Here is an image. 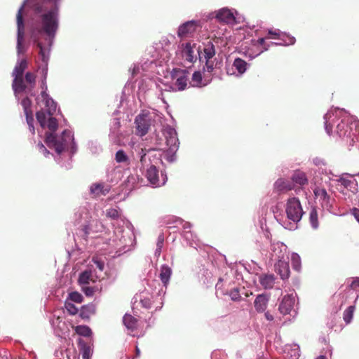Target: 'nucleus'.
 <instances>
[{"instance_id": "36", "label": "nucleus", "mask_w": 359, "mask_h": 359, "mask_svg": "<svg viewBox=\"0 0 359 359\" xmlns=\"http://www.w3.org/2000/svg\"><path fill=\"white\" fill-rule=\"evenodd\" d=\"M309 222L313 229H317L319 226L318 212L315 208H312L309 213Z\"/></svg>"}, {"instance_id": "14", "label": "nucleus", "mask_w": 359, "mask_h": 359, "mask_svg": "<svg viewBox=\"0 0 359 359\" xmlns=\"http://www.w3.org/2000/svg\"><path fill=\"white\" fill-rule=\"evenodd\" d=\"M172 77L175 79V86L178 90H183L187 86L188 72L187 70L173 69Z\"/></svg>"}, {"instance_id": "54", "label": "nucleus", "mask_w": 359, "mask_h": 359, "mask_svg": "<svg viewBox=\"0 0 359 359\" xmlns=\"http://www.w3.org/2000/svg\"><path fill=\"white\" fill-rule=\"evenodd\" d=\"M217 15V11L210 12L205 15V20L210 23L213 21L216 22V15Z\"/></svg>"}, {"instance_id": "26", "label": "nucleus", "mask_w": 359, "mask_h": 359, "mask_svg": "<svg viewBox=\"0 0 359 359\" xmlns=\"http://www.w3.org/2000/svg\"><path fill=\"white\" fill-rule=\"evenodd\" d=\"M274 187L280 193H285L294 189V186L287 180L278 179L275 182Z\"/></svg>"}, {"instance_id": "56", "label": "nucleus", "mask_w": 359, "mask_h": 359, "mask_svg": "<svg viewBox=\"0 0 359 359\" xmlns=\"http://www.w3.org/2000/svg\"><path fill=\"white\" fill-rule=\"evenodd\" d=\"M95 266L100 271H102L104 268V262L98 259H93Z\"/></svg>"}, {"instance_id": "10", "label": "nucleus", "mask_w": 359, "mask_h": 359, "mask_svg": "<svg viewBox=\"0 0 359 359\" xmlns=\"http://www.w3.org/2000/svg\"><path fill=\"white\" fill-rule=\"evenodd\" d=\"M50 323L55 336L62 338L69 334V329L67 323L60 316L53 315L50 318Z\"/></svg>"}, {"instance_id": "62", "label": "nucleus", "mask_w": 359, "mask_h": 359, "mask_svg": "<svg viewBox=\"0 0 359 359\" xmlns=\"http://www.w3.org/2000/svg\"><path fill=\"white\" fill-rule=\"evenodd\" d=\"M140 157V161L142 163L144 161L146 152L143 149H141L140 152L139 153Z\"/></svg>"}, {"instance_id": "64", "label": "nucleus", "mask_w": 359, "mask_h": 359, "mask_svg": "<svg viewBox=\"0 0 359 359\" xmlns=\"http://www.w3.org/2000/svg\"><path fill=\"white\" fill-rule=\"evenodd\" d=\"M161 249H158V248H156L154 252V256L157 258L159 257L161 254Z\"/></svg>"}, {"instance_id": "4", "label": "nucleus", "mask_w": 359, "mask_h": 359, "mask_svg": "<svg viewBox=\"0 0 359 359\" xmlns=\"http://www.w3.org/2000/svg\"><path fill=\"white\" fill-rule=\"evenodd\" d=\"M165 289L155 288L152 290L145 289L135 296L136 301L139 300L142 306L150 309L154 308V311L160 310L163 305Z\"/></svg>"}, {"instance_id": "50", "label": "nucleus", "mask_w": 359, "mask_h": 359, "mask_svg": "<svg viewBox=\"0 0 359 359\" xmlns=\"http://www.w3.org/2000/svg\"><path fill=\"white\" fill-rule=\"evenodd\" d=\"M65 308L70 315H75L78 313V309L71 302H66Z\"/></svg>"}, {"instance_id": "30", "label": "nucleus", "mask_w": 359, "mask_h": 359, "mask_svg": "<svg viewBox=\"0 0 359 359\" xmlns=\"http://www.w3.org/2000/svg\"><path fill=\"white\" fill-rule=\"evenodd\" d=\"M96 306L94 304H88L82 306L79 316L82 319H88L92 315L95 313Z\"/></svg>"}, {"instance_id": "16", "label": "nucleus", "mask_w": 359, "mask_h": 359, "mask_svg": "<svg viewBox=\"0 0 359 359\" xmlns=\"http://www.w3.org/2000/svg\"><path fill=\"white\" fill-rule=\"evenodd\" d=\"M198 26V22L196 20H189L182 24L177 30L178 37L183 39L189 36V34H194Z\"/></svg>"}, {"instance_id": "39", "label": "nucleus", "mask_w": 359, "mask_h": 359, "mask_svg": "<svg viewBox=\"0 0 359 359\" xmlns=\"http://www.w3.org/2000/svg\"><path fill=\"white\" fill-rule=\"evenodd\" d=\"M342 140L346 142L350 150L359 141L358 135L353 131L351 132L349 135L344 137Z\"/></svg>"}, {"instance_id": "60", "label": "nucleus", "mask_w": 359, "mask_h": 359, "mask_svg": "<svg viewBox=\"0 0 359 359\" xmlns=\"http://www.w3.org/2000/svg\"><path fill=\"white\" fill-rule=\"evenodd\" d=\"M351 213L353 214V215L355 217V218L356 219V220L359 222V209L356 208H353L352 210H351Z\"/></svg>"}, {"instance_id": "7", "label": "nucleus", "mask_w": 359, "mask_h": 359, "mask_svg": "<svg viewBox=\"0 0 359 359\" xmlns=\"http://www.w3.org/2000/svg\"><path fill=\"white\" fill-rule=\"evenodd\" d=\"M182 58L190 63L195 62L198 59L203 62L201 56V46L196 43L187 42L180 46Z\"/></svg>"}, {"instance_id": "6", "label": "nucleus", "mask_w": 359, "mask_h": 359, "mask_svg": "<svg viewBox=\"0 0 359 359\" xmlns=\"http://www.w3.org/2000/svg\"><path fill=\"white\" fill-rule=\"evenodd\" d=\"M285 212L287 218L297 224L302 219L304 212L300 201L296 197L289 198L285 205Z\"/></svg>"}, {"instance_id": "34", "label": "nucleus", "mask_w": 359, "mask_h": 359, "mask_svg": "<svg viewBox=\"0 0 359 359\" xmlns=\"http://www.w3.org/2000/svg\"><path fill=\"white\" fill-rule=\"evenodd\" d=\"M267 302L268 299L266 296L263 294L258 295L254 302L256 310L258 312H263L266 308Z\"/></svg>"}, {"instance_id": "8", "label": "nucleus", "mask_w": 359, "mask_h": 359, "mask_svg": "<svg viewBox=\"0 0 359 359\" xmlns=\"http://www.w3.org/2000/svg\"><path fill=\"white\" fill-rule=\"evenodd\" d=\"M144 175L150 186L153 188H157L165 185L168 180L166 173L161 171V176H159V171L154 165H151L148 168H147Z\"/></svg>"}, {"instance_id": "57", "label": "nucleus", "mask_w": 359, "mask_h": 359, "mask_svg": "<svg viewBox=\"0 0 359 359\" xmlns=\"http://www.w3.org/2000/svg\"><path fill=\"white\" fill-rule=\"evenodd\" d=\"M163 243H164V235L162 233H160L158 236L157 242H156V248L162 250Z\"/></svg>"}, {"instance_id": "24", "label": "nucleus", "mask_w": 359, "mask_h": 359, "mask_svg": "<svg viewBox=\"0 0 359 359\" xmlns=\"http://www.w3.org/2000/svg\"><path fill=\"white\" fill-rule=\"evenodd\" d=\"M182 236L184 239V241H185L187 245H189L190 247L197 249V248L200 246V241L197 236L194 234V233L191 231V228L186 229H183Z\"/></svg>"}, {"instance_id": "47", "label": "nucleus", "mask_w": 359, "mask_h": 359, "mask_svg": "<svg viewBox=\"0 0 359 359\" xmlns=\"http://www.w3.org/2000/svg\"><path fill=\"white\" fill-rule=\"evenodd\" d=\"M211 359H227V355L224 351L215 350L212 353Z\"/></svg>"}, {"instance_id": "9", "label": "nucleus", "mask_w": 359, "mask_h": 359, "mask_svg": "<svg viewBox=\"0 0 359 359\" xmlns=\"http://www.w3.org/2000/svg\"><path fill=\"white\" fill-rule=\"evenodd\" d=\"M151 121V116L148 112L142 111L137 115L135 119L137 135L141 137L144 136L149 131Z\"/></svg>"}, {"instance_id": "51", "label": "nucleus", "mask_w": 359, "mask_h": 359, "mask_svg": "<svg viewBox=\"0 0 359 359\" xmlns=\"http://www.w3.org/2000/svg\"><path fill=\"white\" fill-rule=\"evenodd\" d=\"M26 121L29 126V130L31 132L32 135H34L35 133V129L34 126V118L33 116H26Z\"/></svg>"}, {"instance_id": "31", "label": "nucleus", "mask_w": 359, "mask_h": 359, "mask_svg": "<svg viewBox=\"0 0 359 359\" xmlns=\"http://www.w3.org/2000/svg\"><path fill=\"white\" fill-rule=\"evenodd\" d=\"M276 278L273 274H262L259 276V282L264 289H271L275 283Z\"/></svg>"}, {"instance_id": "55", "label": "nucleus", "mask_w": 359, "mask_h": 359, "mask_svg": "<svg viewBox=\"0 0 359 359\" xmlns=\"http://www.w3.org/2000/svg\"><path fill=\"white\" fill-rule=\"evenodd\" d=\"M214 69L213 64L210 62L209 60H205V65L203 67V71L204 74L205 72L210 74L211 73Z\"/></svg>"}, {"instance_id": "41", "label": "nucleus", "mask_w": 359, "mask_h": 359, "mask_svg": "<svg viewBox=\"0 0 359 359\" xmlns=\"http://www.w3.org/2000/svg\"><path fill=\"white\" fill-rule=\"evenodd\" d=\"M355 310V306H350L344 311L343 319L346 324H349L351 322Z\"/></svg>"}, {"instance_id": "35", "label": "nucleus", "mask_w": 359, "mask_h": 359, "mask_svg": "<svg viewBox=\"0 0 359 359\" xmlns=\"http://www.w3.org/2000/svg\"><path fill=\"white\" fill-rule=\"evenodd\" d=\"M201 281L203 282L206 287L212 285L214 283L213 275L212 272L208 269H204L200 278Z\"/></svg>"}, {"instance_id": "21", "label": "nucleus", "mask_w": 359, "mask_h": 359, "mask_svg": "<svg viewBox=\"0 0 359 359\" xmlns=\"http://www.w3.org/2000/svg\"><path fill=\"white\" fill-rule=\"evenodd\" d=\"M163 223L169 228L178 227L182 226L184 229L191 228L192 225L188 222H184L181 218L176 217L172 215H168L163 218Z\"/></svg>"}, {"instance_id": "20", "label": "nucleus", "mask_w": 359, "mask_h": 359, "mask_svg": "<svg viewBox=\"0 0 359 359\" xmlns=\"http://www.w3.org/2000/svg\"><path fill=\"white\" fill-rule=\"evenodd\" d=\"M212 81L210 75L204 74L201 71H195L191 76V83L194 87L201 88L208 86Z\"/></svg>"}, {"instance_id": "32", "label": "nucleus", "mask_w": 359, "mask_h": 359, "mask_svg": "<svg viewBox=\"0 0 359 359\" xmlns=\"http://www.w3.org/2000/svg\"><path fill=\"white\" fill-rule=\"evenodd\" d=\"M203 53L205 60H210L215 56L216 52L215 46L212 41H208L204 44Z\"/></svg>"}, {"instance_id": "28", "label": "nucleus", "mask_w": 359, "mask_h": 359, "mask_svg": "<svg viewBox=\"0 0 359 359\" xmlns=\"http://www.w3.org/2000/svg\"><path fill=\"white\" fill-rule=\"evenodd\" d=\"M313 192L316 197L322 201L323 205L328 206L330 204V196L324 188H316Z\"/></svg>"}, {"instance_id": "15", "label": "nucleus", "mask_w": 359, "mask_h": 359, "mask_svg": "<svg viewBox=\"0 0 359 359\" xmlns=\"http://www.w3.org/2000/svg\"><path fill=\"white\" fill-rule=\"evenodd\" d=\"M295 304V297L293 294H286L281 299L278 310L283 315L290 314Z\"/></svg>"}, {"instance_id": "18", "label": "nucleus", "mask_w": 359, "mask_h": 359, "mask_svg": "<svg viewBox=\"0 0 359 359\" xmlns=\"http://www.w3.org/2000/svg\"><path fill=\"white\" fill-rule=\"evenodd\" d=\"M172 274V270L171 267H170L167 264L161 265L160 268L159 278L162 282V285L158 282H154V285H158V288L163 287V289L166 290L169 284Z\"/></svg>"}, {"instance_id": "29", "label": "nucleus", "mask_w": 359, "mask_h": 359, "mask_svg": "<svg viewBox=\"0 0 359 359\" xmlns=\"http://www.w3.org/2000/svg\"><path fill=\"white\" fill-rule=\"evenodd\" d=\"M291 180L294 183L300 186H304L309 183L306 173L300 170L295 171L292 174Z\"/></svg>"}, {"instance_id": "52", "label": "nucleus", "mask_w": 359, "mask_h": 359, "mask_svg": "<svg viewBox=\"0 0 359 359\" xmlns=\"http://www.w3.org/2000/svg\"><path fill=\"white\" fill-rule=\"evenodd\" d=\"M292 263L295 269L298 270L300 266V258L297 254L292 255Z\"/></svg>"}, {"instance_id": "38", "label": "nucleus", "mask_w": 359, "mask_h": 359, "mask_svg": "<svg viewBox=\"0 0 359 359\" xmlns=\"http://www.w3.org/2000/svg\"><path fill=\"white\" fill-rule=\"evenodd\" d=\"M75 332L77 334L88 337L92 335L91 329L87 325H78L75 327Z\"/></svg>"}, {"instance_id": "22", "label": "nucleus", "mask_w": 359, "mask_h": 359, "mask_svg": "<svg viewBox=\"0 0 359 359\" xmlns=\"http://www.w3.org/2000/svg\"><path fill=\"white\" fill-rule=\"evenodd\" d=\"M352 128L350 126V118L348 117H344L337 123L336 127L337 135L343 139L344 137L349 135Z\"/></svg>"}, {"instance_id": "11", "label": "nucleus", "mask_w": 359, "mask_h": 359, "mask_svg": "<svg viewBox=\"0 0 359 359\" xmlns=\"http://www.w3.org/2000/svg\"><path fill=\"white\" fill-rule=\"evenodd\" d=\"M163 135L168 148H172V150L177 151L180 146V141L176 130L173 127L168 125L165 126L163 129Z\"/></svg>"}, {"instance_id": "37", "label": "nucleus", "mask_w": 359, "mask_h": 359, "mask_svg": "<svg viewBox=\"0 0 359 359\" xmlns=\"http://www.w3.org/2000/svg\"><path fill=\"white\" fill-rule=\"evenodd\" d=\"M21 105L23 108L24 113L25 114V117L29 116H33V111L31 109L32 102L29 97H26L23 98L21 101Z\"/></svg>"}, {"instance_id": "2", "label": "nucleus", "mask_w": 359, "mask_h": 359, "mask_svg": "<svg viewBox=\"0 0 359 359\" xmlns=\"http://www.w3.org/2000/svg\"><path fill=\"white\" fill-rule=\"evenodd\" d=\"M42 98L47 113L42 110L37 111L36 119L42 129L47 128L50 131L46 133L45 143L50 149H54L55 153L51 154L41 142L37 144L38 149L46 157L52 155L57 164L69 170L72 167V157L77 151L74 134L69 130H63L60 135L54 133L58 124L57 119L51 116L56 111L57 103L49 95Z\"/></svg>"}, {"instance_id": "45", "label": "nucleus", "mask_w": 359, "mask_h": 359, "mask_svg": "<svg viewBox=\"0 0 359 359\" xmlns=\"http://www.w3.org/2000/svg\"><path fill=\"white\" fill-rule=\"evenodd\" d=\"M223 281L222 278H219L218 280V282L215 285V290H216V295L217 297H219V295H225L228 294L227 291H225L222 288V282Z\"/></svg>"}, {"instance_id": "17", "label": "nucleus", "mask_w": 359, "mask_h": 359, "mask_svg": "<svg viewBox=\"0 0 359 359\" xmlns=\"http://www.w3.org/2000/svg\"><path fill=\"white\" fill-rule=\"evenodd\" d=\"M247 69V62L239 57H236L231 67L226 69V72L229 75H234L236 76H241Z\"/></svg>"}, {"instance_id": "25", "label": "nucleus", "mask_w": 359, "mask_h": 359, "mask_svg": "<svg viewBox=\"0 0 359 359\" xmlns=\"http://www.w3.org/2000/svg\"><path fill=\"white\" fill-rule=\"evenodd\" d=\"M251 46L252 48H250L251 50H252V48H256V51L253 53L252 54H248L249 57L251 58H253L262 53H263L264 50H267V48L264 46V38H260L257 41L252 40L251 41Z\"/></svg>"}, {"instance_id": "23", "label": "nucleus", "mask_w": 359, "mask_h": 359, "mask_svg": "<svg viewBox=\"0 0 359 359\" xmlns=\"http://www.w3.org/2000/svg\"><path fill=\"white\" fill-rule=\"evenodd\" d=\"M275 271L280 276L283 280H287L290 277V271L289 262L284 259H279L275 264Z\"/></svg>"}, {"instance_id": "13", "label": "nucleus", "mask_w": 359, "mask_h": 359, "mask_svg": "<svg viewBox=\"0 0 359 359\" xmlns=\"http://www.w3.org/2000/svg\"><path fill=\"white\" fill-rule=\"evenodd\" d=\"M156 67L154 60H142L141 62L135 64L133 67L130 69L132 76H136L137 74L144 75L145 72L150 71L151 69Z\"/></svg>"}, {"instance_id": "40", "label": "nucleus", "mask_w": 359, "mask_h": 359, "mask_svg": "<svg viewBox=\"0 0 359 359\" xmlns=\"http://www.w3.org/2000/svg\"><path fill=\"white\" fill-rule=\"evenodd\" d=\"M92 272L88 270H86L80 273L79 277V283L81 285H85L89 283V281L91 280Z\"/></svg>"}, {"instance_id": "5", "label": "nucleus", "mask_w": 359, "mask_h": 359, "mask_svg": "<svg viewBox=\"0 0 359 359\" xmlns=\"http://www.w3.org/2000/svg\"><path fill=\"white\" fill-rule=\"evenodd\" d=\"M76 216L79 217L81 223L80 233L85 239L91 232H101L104 229L102 223L97 219H90L88 210L83 207L81 208L76 213Z\"/></svg>"}, {"instance_id": "48", "label": "nucleus", "mask_w": 359, "mask_h": 359, "mask_svg": "<svg viewBox=\"0 0 359 359\" xmlns=\"http://www.w3.org/2000/svg\"><path fill=\"white\" fill-rule=\"evenodd\" d=\"M227 294L230 296L233 301H238L241 298V294L238 287H234L229 293L228 292Z\"/></svg>"}, {"instance_id": "19", "label": "nucleus", "mask_w": 359, "mask_h": 359, "mask_svg": "<svg viewBox=\"0 0 359 359\" xmlns=\"http://www.w3.org/2000/svg\"><path fill=\"white\" fill-rule=\"evenodd\" d=\"M236 21V17L232 10L228 8H222L217 10L216 22L224 24H233Z\"/></svg>"}, {"instance_id": "33", "label": "nucleus", "mask_w": 359, "mask_h": 359, "mask_svg": "<svg viewBox=\"0 0 359 359\" xmlns=\"http://www.w3.org/2000/svg\"><path fill=\"white\" fill-rule=\"evenodd\" d=\"M123 323L126 328L130 331L135 330L137 325V319L130 314H126L123 316Z\"/></svg>"}, {"instance_id": "49", "label": "nucleus", "mask_w": 359, "mask_h": 359, "mask_svg": "<svg viewBox=\"0 0 359 359\" xmlns=\"http://www.w3.org/2000/svg\"><path fill=\"white\" fill-rule=\"evenodd\" d=\"M69 297L74 302L81 303L83 301V296L78 292H70Z\"/></svg>"}, {"instance_id": "46", "label": "nucleus", "mask_w": 359, "mask_h": 359, "mask_svg": "<svg viewBox=\"0 0 359 359\" xmlns=\"http://www.w3.org/2000/svg\"><path fill=\"white\" fill-rule=\"evenodd\" d=\"M121 126L120 120L118 118H114L112 124L111 126V133L117 136L118 133V130Z\"/></svg>"}, {"instance_id": "12", "label": "nucleus", "mask_w": 359, "mask_h": 359, "mask_svg": "<svg viewBox=\"0 0 359 359\" xmlns=\"http://www.w3.org/2000/svg\"><path fill=\"white\" fill-rule=\"evenodd\" d=\"M111 189V187L109 184L105 182H95L90 185L89 193L93 198H98L108 194L110 192Z\"/></svg>"}, {"instance_id": "58", "label": "nucleus", "mask_w": 359, "mask_h": 359, "mask_svg": "<svg viewBox=\"0 0 359 359\" xmlns=\"http://www.w3.org/2000/svg\"><path fill=\"white\" fill-rule=\"evenodd\" d=\"M349 287L352 290H356L358 287H359V278H355L350 284Z\"/></svg>"}, {"instance_id": "42", "label": "nucleus", "mask_w": 359, "mask_h": 359, "mask_svg": "<svg viewBox=\"0 0 359 359\" xmlns=\"http://www.w3.org/2000/svg\"><path fill=\"white\" fill-rule=\"evenodd\" d=\"M115 160L118 163H129V158L126 154V152L122 150L119 149L116 151L115 154Z\"/></svg>"}, {"instance_id": "61", "label": "nucleus", "mask_w": 359, "mask_h": 359, "mask_svg": "<svg viewBox=\"0 0 359 359\" xmlns=\"http://www.w3.org/2000/svg\"><path fill=\"white\" fill-rule=\"evenodd\" d=\"M137 176H135V175H130L128 177V183H132V185L133 187H135V182L137 180Z\"/></svg>"}, {"instance_id": "27", "label": "nucleus", "mask_w": 359, "mask_h": 359, "mask_svg": "<svg viewBox=\"0 0 359 359\" xmlns=\"http://www.w3.org/2000/svg\"><path fill=\"white\" fill-rule=\"evenodd\" d=\"M78 345L82 359H90L93 353L90 346L81 339H79Z\"/></svg>"}, {"instance_id": "44", "label": "nucleus", "mask_w": 359, "mask_h": 359, "mask_svg": "<svg viewBox=\"0 0 359 359\" xmlns=\"http://www.w3.org/2000/svg\"><path fill=\"white\" fill-rule=\"evenodd\" d=\"M177 151H174L172 148H168L165 154H164V158L170 162L173 163L176 160V152Z\"/></svg>"}, {"instance_id": "1", "label": "nucleus", "mask_w": 359, "mask_h": 359, "mask_svg": "<svg viewBox=\"0 0 359 359\" xmlns=\"http://www.w3.org/2000/svg\"><path fill=\"white\" fill-rule=\"evenodd\" d=\"M63 0H24L20 6L17 15V55L18 61L12 72L13 81L12 88L15 97L18 95L27 93V87L25 84L23 74L27 67L25 58L20 56L27 51V46L23 43L25 36V23L23 11L27 6L32 12L30 22L31 36L34 44L39 49V55L41 64L39 65V71L41 74V97H47L48 86L46 79L48 71L52 47L60 27V10Z\"/></svg>"}, {"instance_id": "3", "label": "nucleus", "mask_w": 359, "mask_h": 359, "mask_svg": "<svg viewBox=\"0 0 359 359\" xmlns=\"http://www.w3.org/2000/svg\"><path fill=\"white\" fill-rule=\"evenodd\" d=\"M105 215L107 218L116 221L113 224L114 235L109 238V245L111 248V252L115 251L113 257H118L130 250L133 243L135 236L132 231V224L122 217V211L118 206L107 209Z\"/></svg>"}, {"instance_id": "59", "label": "nucleus", "mask_w": 359, "mask_h": 359, "mask_svg": "<svg viewBox=\"0 0 359 359\" xmlns=\"http://www.w3.org/2000/svg\"><path fill=\"white\" fill-rule=\"evenodd\" d=\"M269 34L271 36V38L272 39H278L280 36V34L278 31H269Z\"/></svg>"}, {"instance_id": "53", "label": "nucleus", "mask_w": 359, "mask_h": 359, "mask_svg": "<svg viewBox=\"0 0 359 359\" xmlns=\"http://www.w3.org/2000/svg\"><path fill=\"white\" fill-rule=\"evenodd\" d=\"M82 291L87 297H92L94 294L95 290L92 287L83 285Z\"/></svg>"}, {"instance_id": "43", "label": "nucleus", "mask_w": 359, "mask_h": 359, "mask_svg": "<svg viewBox=\"0 0 359 359\" xmlns=\"http://www.w3.org/2000/svg\"><path fill=\"white\" fill-rule=\"evenodd\" d=\"M25 81L29 85V90L34 87L36 83V76L34 74L27 72L25 76Z\"/></svg>"}, {"instance_id": "63", "label": "nucleus", "mask_w": 359, "mask_h": 359, "mask_svg": "<svg viewBox=\"0 0 359 359\" xmlns=\"http://www.w3.org/2000/svg\"><path fill=\"white\" fill-rule=\"evenodd\" d=\"M325 130L327 133V134L330 135L332 130V126L327 123V121H325Z\"/></svg>"}]
</instances>
